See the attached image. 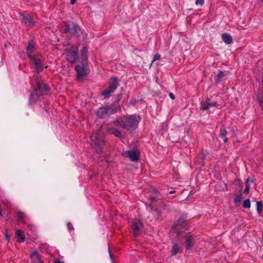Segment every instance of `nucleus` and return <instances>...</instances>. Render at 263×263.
<instances>
[{"mask_svg":"<svg viewBox=\"0 0 263 263\" xmlns=\"http://www.w3.org/2000/svg\"><path fill=\"white\" fill-rule=\"evenodd\" d=\"M139 120L140 118L139 116L133 115L116 120L114 122V125L116 126L122 127L129 130L134 126L137 125Z\"/></svg>","mask_w":263,"mask_h":263,"instance_id":"1","label":"nucleus"},{"mask_svg":"<svg viewBox=\"0 0 263 263\" xmlns=\"http://www.w3.org/2000/svg\"><path fill=\"white\" fill-rule=\"evenodd\" d=\"M35 48L34 44L30 43L28 44L27 47V51L28 56L30 57V59L32 60L34 67L37 72L42 70V65H41V60L39 56H35L33 55V53L34 51Z\"/></svg>","mask_w":263,"mask_h":263,"instance_id":"2","label":"nucleus"},{"mask_svg":"<svg viewBox=\"0 0 263 263\" xmlns=\"http://www.w3.org/2000/svg\"><path fill=\"white\" fill-rule=\"evenodd\" d=\"M92 144L94 146L96 151L98 153L101 152V146L103 144L102 133L99 130L98 132L94 133L90 136Z\"/></svg>","mask_w":263,"mask_h":263,"instance_id":"3","label":"nucleus"},{"mask_svg":"<svg viewBox=\"0 0 263 263\" xmlns=\"http://www.w3.org/2000/svg\"><path fill=\"white\" fill-rule=\"evenodd\" d=\"M65 50V54L66 59L70 62H74L77 58V48L69 44Z\"/></svg>","mask_w":263,"mask_h":263,"instance_id":"4","label":"nucleus"},{"mask_svg":"<svg viewBox=\"0 0 263 263\" xmlns=\"http://www.w3.org/2000/svg\"><path fill=\"white\" fill-rule=\"evenodd\" d=\"M109 87L103 91L102 92L103 95H104L105 97H108L110 96V94L112 93L117 88L118 85V81L117 79L116 78H112L110 79Z\"/></svg>","mask_w":263,"mask_h":263,"instance_id":"5","label":"nucleus"},{"mask_svg":"<svg viewBox=\"0 0 263 263\" xmlns=\"http://www.w3.org/2000/svg\"><path fill=\"white\" fill-rule=\"evenodd\" d=\"M122 155L126 158H129L130 160L135 161L139 159V152L137 149H134L123 152Z\"/></svg>","mask_w":263,"mask_h":263,"instance_id":"6","label":"nucleus"},{"mask_svg":"<svg viewBox=\"0 0 263 263\" xmlns=\"http://www.w3.org/2000/svg\"><path fill=\"white\" fill-rule=\"evenodd\" d=\"M184 220L183 219H179L175 222L172 230L178 235H181V230L184 228Z\"/></svg>","mask_w":263,"mask_h":263,"instance_id":"7","label":"nucleus"},{"mask_svg":"<svg viewBox=\"0 0 263 263\" xmlns=\"http://www.w3.org/2000/svg\"><path fill=\"white\" fill-rule=\"evenodd\" d=\"M130 227L134 234L137 236L140 233V230L142 228V224L138 219H135L133 220Z\"/></svg>","mask_w":263,"mask_h":263,"instance_id":"8","label":"nucleus"},{"mask_svg":"<svg viewBox=\"0 0 263 263\" xmlns=\"http://www.w3.org/2000/svg\"><path fill=\"white\" fill-rule=\"evenodd\" d=\"M38 89L35 90L31 95V99L35 100L40 95L41 92L43 91V90L45 91H48V87L44 84H39Z\"/></svg>","mask_w":263,"mask_h":263,"instance_id":"9","label":"nucleus"},{"mask_svg":"<svg viewBox=\"0 0 263 263\" xmlns=\"http://www.w3.org/2000/svg\"><path fill=\"white\" fill-rule=\"evenodd\" d=\"M76 70L79 76H83L87 74L89 71L87 65L84 63L76 66Z\"/></svg>","mask_w":263,"mask_h":263,"instance_id":"10","label":"nucleus"},{"mask_svg":"<svg viewBox=\"0 0 263 263\" xmlns=\"http://www.w3.org/2000/svg\"><path fill=\"white\" fill-rule=\"evenodd\" d=\"M116 110L110 109V108H107L106 107L101 108L97 112V116L99 118H103L108 114H111L115 112Z\"/></svg>","mask_w":263,"mask_h":263,"instance_id":"11","label":"nucleus"},{"mask_svg":"<svg viewBox=\"0 0 263 263\" xmlns=\"http://www.w3.org/2000/svg\"><path fill=\"white\" fill-rule=\"evenodd\" d=\"M78 29V26L74 24H67L65 26V31L70 34H74L77 33Z\"/></svg>","mask_w":263,"mask_h":263,"instance_id":"12","label":"nucleus"},{"mask_svg":"<svg viewBox=\"0 0 263 263\" xmlns=\"http://www.w3.org/2000/svg\"><path fill=\"white\" fill-rule=\"evenodd\" d=\"M15 235L18 242H23L25 240L24 232L20 230H18L15 232Z\"/></svg>","mask_w":263,"mask_h":263,"instance_id":"13","label":"nucleus"},{"mask_svg":"<svg viewBox=\"0 0 263 263\" xmlns=\"http://www.w3.org/2000/svg\"><path fill=\"white\" fill-rule=\"evenodd\" d=\"M182 251V248L178 245L177 244H174L172 251H171V255L174 256L177 254L178 253H181Z\"/></svg>","mask_w":263,"mask_h":263,"instance_id":"14","label":"nucleus"},{"mask_svg":"<svg viewBox=\"0 0 263 263\" xmlns=\"http://www.w3.org/2000/svg\"><path fill=\"white\" fill-rule=\"evenodd\" d=\"M32 261L34 263H42L40 259L39 255L37 252H33L30 256Z\"/></svg>","mask_w":263,"mask_h":263,"instance_id":"15","label":"nucleus"},{"mask_svg":"<svg viewBox=\"0 0 263 263\" xmlns=\"http://www.w3.org/2000/svg\"><path fill=\"white\" fill-rule=\"evenodd\" d=\"M216 103H212L210 102V101L209 99H207L204 103H201V109L203 110H206L209 108V107L210 106H214L215 105Z\"/></svg>","mask_w":263,"mask_h":263,"instance_id":"16","label":"nucleus"},{"mask_svg":"<svg viewBox=\"0 0 263 263\" xmlns=\"http://www.w3.org/2000/svg\"><path fill=\"white\" fill-rule=\"evenodd\" d=\"M222 39L224 42L225 43L227 44H231L232 42V36L227 33H223L222 34Z\"/></svg>","mask_w":263,"mask_h":263,"instance_id":"17","label":"nucleus"},{"mask_svg":"<svg viewBox=\"0 0 263 263\" xmlns=\"http://www.w3.org/2000/svg\"><path fill=\"white\" fill-rule=\"evenodd\" d=\"M23 22L27 25L30 26L32 24L33 21L31 17L29 15H22Z\"/></svg>","mask_w":263,"mask_h":263,"instance_id":"18","label":"nucleus"},{"mask_svg":"<svg viewBox=\"0 0 263 263\" xmlns=\"http://www.w3.org/2000/svg\"><path fill=\"white\" fill-rule=\"evenodd\" d=\"M108 131L110 134L114 135L117 137H118L119 138H121L122 137L121 133L116 129L108 128Z\"/></svg>","mask_w":263,"mask_h":263,"instance_id":"19","label":"nucleus"},{"mask_svg":"<svg viewBox=\"0 0 263 263\" xmlns=\"http://www.w3.org/2000/svg\"><path fill=\"white\" fill-rule=\"evenodd\" d=\"M194 243L193 242L192 238L191 237L187 238L186 241L185 248L186 250H190L193 246Z\"/></svg>","mask_w":263,"mask_h":263,"instance_id":"20","label":"nucleus"},{"mask_svg":"<svg viewBox=\"0 0 263 263\" xmlns=\"http://www.w3.org/2000/svg\"><path fill=\"white\" fill-rule=\"evenodd\" d=\"M226 133L227 132L225 129H221L220 130V136L224 142H227L228 141V139L226 137Z\"/></svg>","mask_w":263,"mask_h":263,"instance_id":"21","label":"nucleus"},{"mask_svg":"<svg viewBox=\"0 0 263 263\" xmlns=\"http://www.w3.org/2000/svg\"><path fill=\"white\" fill-rule=\"evenodd\" d=\"M263 210V204L261 201L257 202V211L259 213H260Z\"/></svg>","mask_w":263,"mask_h":263,"instance_id":"22","label":"nucleus"},{"mask_svg":"<svg viewBox=\"0 0 263 263\" xmlns=\"http://www.w3.org/2000/svg\"><path fill=\"white\" fill-rule=\"evenodd\" d=\"M250 190V180L249 179H247L246 182V187L244 191L245 194H248Z\"/></svg>","mask_w":263,"mask_h":263,"instance_id":"23","label":"nucleus"},{"mask_svg":"<svg viewBox=\"0 0 263 263\" xmlns=\"http://www.w3.org/2000/svg\"><path fill=\"white\" fill-rule=\"evenodd\" d=\"M243 206L244 208H249L251 206V202L249 199L245 200L243 202Z\"/></svg>","mask_w":263,"mask_h":263,"instance_id":"24","label":"nucleus"},{"mask_svg":"<svg viewBox=\"0 0 263 263\" xmlns=\"http://www.w3.org/2000/svg\"><path fill=\"white\" fill-rule=\"evenodd\" d=\"M241 199L242 198L240 195H237L235 197L234 201L235 203H238L241 201Z\"/></svg>","mask_w":263,"mask_h":263,"instance_id":"25","label":"nucleus"},{"mask_svg":"<svg viewBox=\"0 0 263 263\" xmlns=\"http://www.w3.org/2000/svg\"><path fill=\"white\" fill-rule=\"evenodd\" d=\"M88 52V49L86 47H84L82 50V54L83 57H85Z\"/></svg>","mask_w":263,"mask_h":263,"instance_id":"26","label":"nucleus"},{"mask_svg":"<svg viewBox=\"0 0 263 263\" xmlns=\"http://www.w3.org/2000/svg\"><path fill=\"white\" fill-rule=\"evenodd\" d=\"M204 0H197L196 1V5H199V6H202L204 4Z\"/></svg>","mask_w":263,"mask_h":263,"instance_id":"27","label":"nucleus"},{"mask_svg":"<svg viewBox=\"0 0 263 263\" xmlns=\"http://www.w3.org/2000/svg\"><path fill=\"white\" fill-rule=\"evenodd\" d=\"M152 212H153V214H157V217H159L160 216V213L159 211H158V210L157 209H154L153 210L152 209Z\"/></svg>","mask_w":263,"mask_h":263,"instance_id":"28","label":"nucleus"},{"mask_svg":"<svg viewBox=\"0 0 263 263\" xmlns=\"http://www.w3.org/2000/svg\"><path fill=\"white\" fill-rule=\"evenodd\" d=\"M160 55L159 54H155L153 57V62L156 60L160 59Z\"/></svg>","mask_w":263,"mask_h":263,"instance_id":"29","label":"nucleus"},{"mask_svg":"<svg viewBox=\"0 0 263 263\" xmlns=\"http://www.w3.org/2000/svg\"><path fill=\"white\" fill-rule=\"evenodd\" d=\"M224 76V73L223 72H219L218 74L217 75V78H218V79H220L221 78H222Z\"/></svg>","mask_w":263,"mask_h":263,"instance_id":"30","label":"nucleus"},{"mask_svg":"<svg viewBox=\"0 0 263 263\" xmlns=\"http://www.w3.org/2000/svg\"><path fill=\"white\" fill-rule=\"evenodd\" d=\"M5 236L6 239L8 241H9L10 238H9V236H8L7 231H6V232L5 233Z\"/></svg>","mask_w":263,"mask_h":263,"instance_id":"31","label":"nucleus"},{"mask_svg":"<svg viewBox=\"0 0 263 263\" xmlns=\"http://www.w3.org/2000/svg\"><path fill=\"white\" fill-rule=\"evenodd\" d=\"M258 101H259V104L262 107V105H263V102L262 101V99L261 98H258Z\"/></svg>","mask_w":263,"mask_h":263,"instance_id":"32","label":"nucleus"},{"mask_svg":"<svg viewBox=\"0 0 263 263\" xmlns=\"http://www.w3.org/2000/svg\"><path fill=\"white\" fill-rule=\"evenodd\" d=\"M169 96L171 99H175V96L172 93H170Z\"/></svg>","mask_w":263,"mask_h":263,"instance_id":"33","label":"nucleus"},{"mask_svg":"<svg viewBox=\"0 0 263 263\" xmlns=\"http://www.w3.org/2000/svg\"><path fill=\"white\" fill-rule=\"evenodd\" d=\"M77 0H70V3L71 4H74L76 2Z\"/></svg>","mask_w":263,"mask_h":263,"instance_id":"34","label":"nucleus"},{"mask_svg":"<svg viewBox=\"0 0 263 263\" xmlns=\"http://www.w3.org/2000/svg\"><path fill=\"white\" fill-rule=\"evenodd\" d=\"M54 263H63V262L62 261H60V260H57L56 259L55 261H54Z\"/></svg>","mask_w":263,"mask_h":263,"instance_id":"35","label":"nucleus"},{"mask_svg":"<svg viewBox=\"0 0 263 263\" xmlns=\"http://www.w3.org/2000/svg\"><path fill=\"white\" fill-rule=\"evenodd\" d=\"M174 192H175V191H171V192H170V193L173 194V193H174Z\"/></svg>","mask_w":263,"mask_h":263,"instance_id":"36","label":"nucleus"},{"mask_svg":"<svg viewBox=\"0 0 263 263\" xmlns=\"http://www.w3.org/2000/svg\"><path fill=\"white\" fill-rule=\"evenodd\" d=\"M263 3V0H260Z\"/></svg>","mask_w":263,"mask_h":263,"instance_id":"37","label":"nucleus"}]
</instances>
